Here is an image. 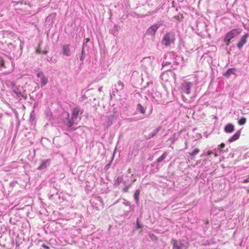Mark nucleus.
<instances>
[{"label":"nucleus","mask_w":249,"mask_h":249,"mask_svg":"<svg viewBox=\"0 0 249 249\" xmlns=\"http://www.w3.org/2000/svg\"><path fill=\"white\" fill-rule=\"evenodd\" d=\"M80 109L79 107H76L73 109L71 114V117L70 118V115L67 113V118L64 121V124L68 126L69 130H74L76 129L73 126L74 122L77 119L80 113Z\"/></svg>","instance_id":"1"},{"label":"nucleus","mask_w":249,"mask_h":249,"mask_svg":"<svg viewBox=\"0 0 249 249\" xmlns=\"http://www.w3.org/2000/svg\"><path fill=\"white\" fill-rule=\"evenodd\" d=\"M175 33L173 31L166 33L164 35L161 40V44L168 47L174 44L175 41Z\"/></svg>","instance_id":"2"},{"label":"nucleus","mask_w":249,"mask_h":249,"mask_svg":"<svg viewBox=\"0 0 249 249\" xmlns=\"http://www.w3.org/2000/svg\"><path fill=\"white\" fill-rule=\"evenodd\" d=\"M240 33V32L238 29H233L228 32L224 37V41L226 42V45H229L231 40L237 36Z\"/></svg>","instance_id":"3"},{"label":"nucleus","mask_w":249,"mask_h":249,"mask_svg":"<svg viewBox=\"0 0 249 249\" xmlns=\"http://www.w3.org/2000/svg\"><path fill=\"white\" fill-rule=\"evenodd\" d=\"M193 84L191 82L184 81L181 85V91L182 93L189 94L191 92V89Z\"/></svg>","instance_id":"4"},{"label":"nucleus","mask_w":249,"mask_h":249,"mask_svg":"<svg viewBox=\"0 0 249 249\" xmlns=\"http://www.w3.org/2000/svg\"><path fill=\"white\" fill-rule=\"evenodd\" d=\"M11 89L17 95L18 98H22L23 95L22 94L21 91L19 89V87L17 86L15 83L12 82L10 83Z\"/></svg>","instance_id":"5"},{"label":"nucleus","mask_w":249,"mask_h":249,"mask_svg":"<svg viewBox=\"0 0 249 249\" xmlns=\"http://www.w3.org/2000/svg\"><path fill=\"white\" fill-rule=\"evenodd\" d=\"M173 243V249H186L187 248L186 245L179 241L174 240Z\"/></svg>","instance_id":"6"},{"label":"nucleus","mask_w":249,"mask_h":249,"mask_svg":"<svg viewBox=\"0 0 249 249\" xmlns=\"http://www.w3.org/2000/svg\"><path fill=\"white\" fill-rule=\"evenodd\" d=\"M159 27L160 25L157 24H154L147 29L146 34L150 36H154Z\"/></svg>","instance_id":"7"},{"label":"nucleus","mask_w":249,"mask_h":249,"mask_svg":"<svg viewBox=\"0 0 249 249\" xmlns=\"http://www.w3.org/2000/svg\"><path fill=\"white\" fill-rule=\"evenodd\" d=\"M248 34H246L244 35L240 39V40L238 42L237 44V47L239 49H241L244 44L247 42V39L248 37Z\"/></svg>","instance_id":"8"},{"label":"nucleus","mask_w":249,"mask_h":249,"mask_svg":"<svg viewBox=\"0 0 249 249\" xmlns=\"http://www.w3.org/2000/svg\"><path fill=\"white\" fill-rule=\"evenodd\" d=\"M62 53L67 56H70L71 55L69 45H64L62 46Z\"/></svg>","instance_id":"9"},{"label":"nucleus","mask_w":249,"mask_h":249,"mask_svg":"<svg viewBox=\"0 0 249 249\" xmlns=\"http://www.w3.org/2000/svg\"><path fill=\"white\" fill-rule=\"evenodd\" d=\"M50 162L49 160H42L40 165L37 168V169L41 170L46 168L50 164Z\"/></svg>","instance_id":"10"},{"label":"nucleus","mask_w":249,"mask_h":249,"mask_svg":"<svg viewBox=\"0 0 249 249\" xmlns=\"http://www.w3.org/2000/svg\"><path fill=\"white\" fill-rule=\"evenodd\" d=\"M224 129L226 133H231L234 130V126L231 124H228L225 126Z\"/></svg>","instance_id":"11"},{"label":"nucleus","mask_w":249,"mask_h":249,"mask_svg":"<svg viewBox=\"0 0 249 249\" xmlns=\"http://www.w3.org/2000/svg\"><path fill=\"white\" fill-rule=\"evenodd\" d=\"M236 71L235 68L229 69L226 72L223 73V76L226 77H229L231 74H234Z\"/></svg>","instance_id":"12"},{"label":"nucleus","mask_w":249,"mask_h":249,"mask_svg":"<svg viewBox=\"0 0 249 249\" xmlns=\"http://www.w3.org/2000/svg\"><path fill=\"white\" fill-rule=\"evenodd\" d=\"M241 134L240 130H238L234 135L229 139V142H232L239 139Z\"/></svg>","instance_id":"13"},{"label":"nucleus","mask_w":249,"mask_h":249,"mask_svg":"<svg viewBox=\"0 0 249 249\" xmlns=\"http://www.w3.org/2000/svg\"><path fill=\"white\" fill-rule=\"evenodd\" d=\"M140 194V191L139 190H137L134 194V198L135 200L136 204L139 205V196Z\"/></svg>","instance_id":"14"},{"label":"nucleus","mask_w":249,"mask_h":249,"mask_svg":"<svg viewBox=\"0 0 249 249\" xmlns=\"http://www.w3.org/2000/svg\"><path fill=\"white\" fill-rule=\"evenodd\" d=\"M161 128V126H159V127H158L155 130L153 131L150 134H149L148 138L150 139L154 137L157 134V133L160 130Z\"/></svg>","instance_id":"15"},{"label":"nucleus","mask_w":249,"mask_h":249,"mask_svg":"<svg viewBox=\"0 0 249 249\" xmlns=\"http://www.w3.org/2000/svg\"><path fill=\"white\" fill-rule=\"evenodd\" d=\"M121 28L119 26L117 25H116L115 24L114 25V27L113 28V29H110V31H109V32L114 35V36H115V33L116 32H117L118 31H119L120 30Z\"/></svg>","instance_id":"16"},{"label":"nucleus","mask_w":249,"mask_h":249,"mask_svg":"<svg viewBox=\"0 0 249 249\" xmlns=\"http://www.w3.org/2000/svg\"><path fill=\"white\" fill-rule=\"evenodd\" d=\"M167 155L168 153L167 152H165L161 156H160L158 159H157L156 162L158 163H160L162 162L167 157Z\"/></svg>","instance_id":"17"},{"label":"nucleus","mask_w":249,"mask_h":249,"mask_svg":"<svg viewBox=\"0 0 249 249\" xmlns=\"http://www.w3.org/2000/svg\"><path fill=\"white\" fill-rule=\"evenodd\" d=\"M136 110L142 114H144L145 112L144 107L140 104L137 105Z\"/></svg>","instance_id":"18"},{"label":"nucleus","mask_w":249,"mask_h":249,"mask_svg":"<svg viewBox=\"0 0 249 249\" xmlns=\"http://www.w3.org/2000/svg\"><path fill=\"white\" fill-rule=\"evenodd\" d=\"M123 178L122 176L118 177L114 182V185L118 186L121 182H123Z\"/></svg>","instance_id":"19"},{"label":"nucleus","mask_w":249,"mask_h":249,"mask_svg":"<svg viewBox=\"0 0 249 249\" xmlns=\"http://www.w3.org/2000/svg\"><path fill=\"white\" fill-rule=\"evenodd\" d=\"M47 83H48V79L45 76L43 77L41 79L40 84H41V87H43L44 86H45Z\"/></svg>","instance_id":"20"},{"label":"nucleus","mask_w":249,"mask_h":249,"mask_svg":"<svg viewBox=\"0 0 249 249\" xmlns=\"http://www.w3.org/2000/svg\"><path fill=\"white\" fill-rule=\"evenodd\" d=\"M132 182L131 183H130L129 185H126V181H124L123 182V184L125 186V187L123 188V192H128V189L129 188V187L131 186L132 185Z\"/></svg>","instance_id":"21"},{"label":"nucleus","mask_w":249,"mask_h":249,"mask_svg":"<svg viewBox=\"0 0 249 249\" xmlns=\"http://www.w3.org/2000/svg\"><path fill=\"white\" fill-rule=\"evenodd\" d=\"M199 151H200V150L196 148L195 150H194L191 153H190V156H191L192 157H195L196 155L199 152ZM194 159V157L191 158V159Z\"/></svg>","instance_id":"22"},{"label":"nucleus","mask_w":249,"mask_h":249,"mask_svg":"<svg viewBox=\"0 0 249 249\" xmlns=\"http://www.w3.org/2000/svg\"><path fill=\"white\" fill-rule=\"evenodd\" d=\"M84 45H85V43H84V44L83 45L82 50V52H81V56L80 59L81 61H83L85 58V51H84Z\"/></svg>","instance_id":"23"},{"label":"nucleus","mask_w":249,"mask_h":249,"mask_svg":"<svg viewBox=\"0 0 249 249\" xmlns=\"http://www.w3.org/2000/svg\"><path fill=\"white\" fill-rule=\"evenodd\" d=\"M246 122V119L244 117L241 118L239 120H238V123L239 124L242 125L245 124Z\"/></svg>","instance_id":"24"},{"label":"nucleus","mask_w":249,"mask_h":249,"mask_svg":"<svg viewBox=\"0 0 249 249\" xmlns=\"http://www.w3.org/2000/svg\"><path fill=\"white\" fill-rule=\"evenodd\" d=\"M112 117H109L107 119V125L108 126H109L112 124Z\"/></svg>","instance_id":"25"},{"label":"nucleus","mask_w":249,"mask_h":249,"mask_svg":"<svg viewBox=\"0 0 249 249\" xmlns=\"http://www.w3.org/2000/svg\"><path fill=\"white\" fill-rule=\"evenodd\" d=\"M44 75L43 74V73L42 72V71H40L39 72H38L37 74V77H40L41 79L43 77H44Z\"/></svg>","instance_id":"26"},{"label":"nucleus","mask_w":249,"mask_h":249,"mask_svg":"<svg viewBox=\"0 0 249 249\" xmlns=\"http://www.w3.org/2000/svg\"><path fill=\"white\" fill-rule=\"evenodd\" d=\"M0 66L1 67H4V62L3 60H1L0 61Z\"/></svg>","instance_id":"27"},{"label":"nucleus","mask_w":249,"mask_h":249,"mask_svg":"<svg viewBox=\"0 0 249 249\" xmlns=\"http://www.w3.org/2000/svg\"><path fill=\"white\" fill-rule=\"evenodd\" d=\"M43 248H44L45 249H50L49 247L47 246H46V245L45 244H42V246H41Z\"/></svg>","instance_id":"28"},{"label":"nucleus","mask_w":249,"mask_h":249,"mask_svg":"<svg viewBox=\"0 0 249 249\" xmlns=\"http://www.w3.org/2000/svg\"><path fill=\"white\" fill-rule=\"evenodd\" d=\"M225 143H221L220 144L219 146H220V148H224V147H225Z\"/></svg>","instance_id":"29"},{"label":"nucleus","mask_w":249,"mask_h":249,"mask_svg":"<svg viewBox=\"0 0 249 249\" xmlns=\"http://www.w3.org/2000/svg\"><path fill=\"white\" fill-rule=\"evenodd\" d=\"M110 165V163H109V164L106 165L105 167V169L107 170L109 168Z\"/></svg>","instance_id":"30"},{"label":"nucleus","mask_w":249,"mask_h":249,"mask_svg":"<svg viewBox=\"0 0 249 249\" xmlns=\"http://www.w3.org/2000/svg\"><path fill=\"white\" fill-rule=\"evenodd\" d=\"M118 83H119V85L121 86V88H123L124 87L123 83L120 81Z\"/></svg>","instance_id":"31"},{"label":"nucleus","mask_w":249,"mask_h":249,"mask_svg":"<svg viewBox=\"0 0 249 249\" xmlns=\"http://www.w3.org/2000/svg\"><path fill=\"white\" fill-rule=\"evenodd\" d=\"M249 182V177L248 178H247V179H245V180L243 181V182H244V183H247V182Z\"/></svg>","instance_id":"32"},{"label":"nucleus","mask_w":249,"mask_h":249,"mask_svg":"<svg viewBox=\"0 0 249 249\" xmlns=\"http://www.w3.org/2000/svg\"><path fill=\"white\" fill-rule=\"evenodd\" d=\"M213 153V152L209 151H208L207 155L208 156H210V155H212Z\"/></svg>","instance_id":"33"},{"label":"nucleus","mask_w":249,"mask_h":249,"mask_svg":"<svg viewBox=\"0 0 249 249\" xmlns=\"http://www.w3.org/2000/svg\"><path fill=\"white\" fill-rule=\"evenodd\" d=\"M167 62H163L162 63V66L163 67H164V66H166V65H167Z\"/></svg>","instance_id":"34"},{"label":"nucleus","mask_w":249,"mask_h":249,"mask_svg":"<svg viewBox=\"0 0 249 249\" xmlns=\"http://www.w3.org/2000/svg\"><path fill=\"white\" fill-rule=\"evenodd\" d=\"M102 90V87H100L99 89H98V91H100V92H101Z\"/></svg>","instance_id":"35"},{"label":"nucleus","mask_w":249,"mask_h":249,"mask_svg":"<svg viewBox=\"0 0 249 249\" xmlns=\"http://www.w3.org/2000/svg\"><path fill=\"white\" fill-rule=\"evenodd\" d=\"M97 200H99V201H101V197H97Z\"/></svg>","instance_id":"36"},{"label":"nucleus","mask_w":249,"mask_h":249,"mask_svg":"<svg viewBox=\"0 0 249 249\" xmlns=\"http://www.w3.org/2000/svg\"><path fill=\"white\" fill-rule=\"evenodd\" d=\"M137 226H138V228H140V226L139 225V223H138V221L137 220Z\"/></svg>","instance_id":"37"},{"label":"nucleus","mask_w":249,"mask_h":249,"mask_svg":"<svg viewBox=\"0 0 249 249\" xmlns=\"http://www.w3.org/2000/svg\"><path fill=\"white\" fill-rule=\"evenodd\" d=\"M43 53L45 54H46L47 53V52L45 51L43 52Z\"/></svg>","instance_id":"38"},{"label":"nucleus","mask_w":249,"mask_h":249,"mask_svg":"<svg viewBox=\"0 0 249 249\" xmlns=\"http://www.w3.org/2000/svg\"><path fill=\"white\" fill-rule=\"evenodd\" d=\"M36 53H40V51H39L38 50H36Z\"/></svg>","instance_id":"39"},{"label":"nucleus","mask_w":249,"mask_h":249,"mask_svg":"<svg viewBox=\"0 0 249 249\" xmlns=\"http://www.w3.org/2000/svg\"><path fill=\"white\" fill-rule=\"evenodd\" d=\"M1 117H2V115L1 114H0V119H1Z\"/></svg>","instance_id":"40"}]
</instances>
